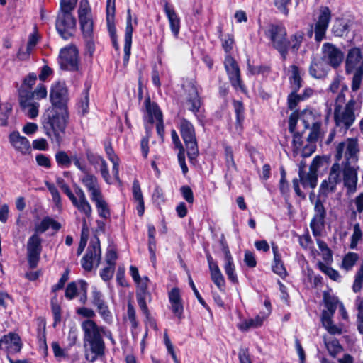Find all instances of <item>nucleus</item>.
Instances as JSON below:
<instances>
[{
    "mask_svg": "<svg viewBox=\"0 0 363 363\" xmlns=\"http://www.w3.org/2000/svg\"><path fill=\"white\" fill-rule=\"evenodd\" d=\"M50 99L52 106L45 113L43 128L45 135L51 142L60 146L69 119L67 104L69 96L64 82L52 84L50 88Z\"/></svg>",
    "mask_w": 363,
    "mask_h": 363,
    "instance_id": "obj_1",
    "label": "nucleus"
},
{
    "mask_svg": "<svg viewBox=\"0 0 363 363\" xmlns=\"http://www.w3.org/2000/svg\"><path fill=\"white\" fill-rule=\"evenodd\" d=\"M342 169L339 162H335L330 170L327 179L322 182L320 187V194L326 196L335 191L336 186L342 181L347 189V194H354L357 191L358 182L357 171L348 164H343Z\"/></svg>",
    "mask_w": 363,
    "mask_h": 363,
    "instance_id": "obj_2",
    "label": "nucleus"
},
{
    "mask_svg": "<svg viewBox=\"0 0 363 363\" xmlns=\"http://www.w3.org/2000/svg\"><path fill=\"white\" fill-rule=\"evenodd\" d=\"M81 328L84 333V347L89 346L91 354L86 353V359L94 362L98 357L104 355L105 343L103 340V334L105 328L99 326L94 320H84L81 323Z\"/></svg>",
    "mask_w": 363,
    "mask_h": 363,
    "instance_id": "obj_3",
    "label": "nucleus"
},
{
    "mask_svg": "<svg viewBox=\"0 0 363 363\" xmlns=\"http://www.w3.org/2000/svg\"><path fill=\"white\" fill-rule=\"evenodd\" d=\"M346 86L342 85L341 92L338 94L335 99L334 109V119L337 126L342 128H349L355 121L354 110L357 108V101L352 98L345 102L344 90H347Z\"/></svg>",
    "mask_w": 363,
    "mask_h": 363,
    "instance_id": "obj_4",
    "label": "nucleus"
},
{
    "mask_svg": "<svg viewBox=\"0 0 363 363\" xmlns=\"http://www.w3.org/2000/svg\"><path fill=\"white\" fill-rule=\"evenodd\" d=\"M78 17L80 29L86 42L87 51L90 55H92L95 50L94 22L91 8L86 0H82L80 1L78 9Z\"/></svg>",
    "mask_w": 363,
    "mask_h": 363,
    "instance_id": "obj_5",
    "label": "nucleus"
},
{
    "mask_svg": "<svg viewBox=\"0 0 363 363\" xmlns=\"http://www.w3.org/2000/svg\"><path fill=\"white\" fill-rule=\"evenodd\" d=\"M347 74H353L352 89H359L363 78V52L359 48H351L347 55L345 61Z\"/></svg>",
    "mask_w": 363,
    "mask_h": 363,
    "instance_id": "obj_6",
    "label": "nucleus"
},
{
    "mask_svg": "<svg viewBox=\"0 0 363 363\" xmlns=\"http://www.w3.org/2000/svg\"><path fill=\"white\" fill-rule=\"evenodd\" d=\"M298 121L304 129L310 128L308 136V141L310 143L316 142L323 135L321 128L322 118L320 115L310 110H304L298 116Z\"/></svg>",
    "mask_w": 363,
    "mask_h": 363,
    "instance_id": "obj_7",
    "label": "nucleus"
},
{
    "mask_svg": "<svg viewBox=\"0 0 363 363\" xmlns=\"http://www.w3.org/2000/svg\"><path fill=\"white\" fill-rule=\"evenodd\" d=\"M342 303L335 297H329L325 298V306L327 311H323L321 316V321L325 330L332 335H340L342 333V329L335 325L332 320L335 310L340 307Z\"/></svg>",
    "mask_w": 363,
    "mask_h": 363,
    "instance_id": "obj_8",
    "label": "nucleus"
},
{
    "mask_svg": "<svg viewBox=\"0 0 363 363\" xmlns=\"http://www.w3.org/2000/svg\"><path fill=\"white\" fill-rule=\"evenodd\" d=\"M336 162H339L343 156L346 162L343 164H350L357 161V153L359 152L358 140L357 138H347L340 143L336 147Z\"/></svg>",
    "mask_w": 363,
    "mask_h": 363,
    "instance_id": "obj_9",
    "label": "nucleus"
},
{
    "mask_svg": "<svg viewBox=\"0 0 363 363\" xmlns=\"http://www.w3.org/2000/svg\"><path fill=\"white\" fill-rule=\"evenodd\" d=\"M56 29L65 40L71 38L76 29V20L71 12L60 11L56 20Z\"/></svg>",
    "mask_w": 363,
    "mask_h": 363,
    "instance_id": "obj_10",
    "label": "nucleus"
},
{
    "mask_svg": "<svg viewBox=\"0 0 363 363\" xmlns=\"http://www.w3.org/2000/svg\"><path fill=\"white\" fill-rule=\"evenodd\" d=\"M267 35L270 38L273 46L279 50L283 59H285L289 44L286 38V29L281 26L272 25L267 30Z\"/></svg>",
    "mask_w": 363,
    "mask_h": 363,
    "instance_id": "obj_11",
    "label": "nucleus"
},
{
    "mask_svg": "<svg viewBox=\"0 0 363 363\" xmlns=\"http://www.w3.org/2000/svg\"><path fill=\"white\" fill-rule=\"evenodd\" d=\"M224 66L232 86L237 91L245 92V86L240 77V70L235 59L227 55L224 60Z\"/></svg>",
    "mask_w": 363,
    "mask_h": 363,
    "instance_id": "obj_12",
    "label": "nucleus"
},
{
    "mask_svg": "<svg viewBox=\"0 0 363 363\" xmlns=\"http://www.w3.org/2000/svg\"><path fill=\"white\" fill-rule=\"evenodd\" d=\"M59 62L62 69L75 71L78 69V50L74 46H68L60 50Z\"/></svg>",
    "mask_w": 363,
    "mask_h": 363,
    "instance_id": "obj_13",
    "label": "nucleus"
},
{
    "mask_svg": "<svg viewBox=\"0 0 363 363\" xmlns=\"http://www.w3.org/2000/svg\"><path fill=\"white\" fill-rule=\"evenodd\" d=\"M101 248L99 240L91 241L86 254L82 260V265L86 271H91L92 268L98 267L101 260Z\"/></svg>",
    "mask_w": 363,
    "mask_h": 363,
    "instance_id": "obj_14",
    "label": "nucleus"
},
{
    "mask_svg": "<svg viewBox=\"0 0 363 363\" xmlns=\"http://www.w3.org/2000/svg\"><path fill=\"white\" fill-rule=\"evenodd\" d=\"M42 240L39 235L34 233L27 242L28 262L31 268L37 267L42 251Z\"/></svg>",
    "mask_w": 363,
    "mask_h": 363,
    "instance_id": "obj_15",
    "label": "nucleus"
},
{
    "mask_svg": "<svg viewBox=\"0 0 363 363\" xmlns=\"http://www.w3.org/2000/svg\"><path fill=\"white\" fill-rule=\"evenodd\" d=\"M320 159L315 157L310 165L309 172L305 173L303 167H300L298 175L303 188L311 187L313 189L317 184V171L320 167Z\"/></svg>",
    "mask_w": 363,
    "mask_h": 363,
    "instance_id": "obj_16",
    "label": "nucleus"
},
{
    "mask_svg": "<svg viewBox=\"0 0 363 363\" xmlns=\"http://www.w3.org/2000/svg\"><path fill=\"white\" fill-rule=\"evenodd\" d=\"M321 57L324 61L333 67H338L343 60L342 52L330 43H325L322 47Z\"/></svg>",
    "mask_w": 363,
    "mask_h": 363,
    "instance_id": "obj_17",
    "label": "nucleus"
},
{
    "mask_svg": "<svg viewBox=\"0 0 363 363\" xmlns=\"http://www.w3.org/2000/svg\"><path fill=\"white\" fill-rule=\"evenodd\" d=\"M331 18V13L328 7L320 9V15L315 24V39L320 42L325 38V33Z\"/></svg>",
    "mask_w": 363,
    "mask_h": 363,
    "instance_id": "obj_18",
    "label": "nucleus"
},
{
    "mask_svg": "<svg viewBox=\"0 0 363 363\" xmlns=\"http://www.w3.org/2000/svg\"><path fill=\"white\" fill-rule=\"evenodd\" d=\"M22 343L20 337L13 333H9L0 339V349L8 354H14L21 351Z\"/></svg>",
    "mask_w": 363,
    "mask_h": 363,
    "instance_id": "obj_19",
    "label": "nucleus"
},
{
    "mask_svg": "<svg viewBox=\"0 0 363 363\" xmlns=\"http://www.w3.org/2000/svg\"><path fill=\"white\" fill-rule=\"evenodd\" d=\"M79 180L86 189L91 199L102 194L98 179L94 174L87 172L80 177Z\"/></svg>",
    "mask_w": 363,
    "mask_h": 363,
    "instance_id": "obj_20",
    "label": "nucleus"
},
{
    "mask_svg": "<svg viewBox=\"0 0 363 363\" xmlns=\"http://www.w3.org/2000/svg\"><path fill=\"white\" fill-rule=\"evenodd\" d=\"M298 121V116L296 113H293L289 121V128L291 133H293L292 145L294 147V152L298 154L303 145L302 135L300 134L299 130L297 128V123Z\"/></svg>",
    "mask_w": 363,
    "mask_h": 363,
    "instance_id": "obj_21",
    "label": "nucleus"
},
{
    "mask_svg": "<svg viewBox=\"0 0 363 363\" xmlns=\"http://www.w3.org/2000/svg\"><path fill=\"white\" fill-rule=\"evenodd\" d=\"M20 106L24 113L30 118H35L38 115L39 104L35 102L30 95H24L22 92L19 96Z\"/></svg>",
    "mask_w": 363,
    "mask_h": 363,
    "instance_id": "obj_22",
    "label": "nucleus"
},
{
    "mask_svg": "<svg viewBox=\"0 0 363 363\" xmlns=\"http://www.w3.org/2000/svg\"><path fill=\"white\" fill-rule=\"evenodd\" d=\"M223 245V252L224 253V264L223 268L226 275L228 276V279L233 282H238V277L235 272V264L233 262V257L230 252V250L223 242H222Z\"/></svg>",
    "mask_w": 363,
    "mask_h": 363,
    "instance_id": "obj_23",
    "label": "nucleus"
},
{
    "mask_svg": "<svg viewBox=\"0 0 363 363\" xmlns=\"http://www.w3.org/2000/svg\"><path fill=\"white\" fill-rule=\"evenodd\" d=\"M327 65L322 58L313 59L309 69L310 74L316 79L323 78L328 72Z\"/></svg>",
    "mask_w": 363,
    "mask_h": 363,
    "instance_id": "obj_24",
    "label": "nucleus"
},
{
    "mask_svg": "<svg viewBox=\"0 0 363 363\" xmlns=\"http://www.w3.org/2000/svg\"><path fill=\"white\" fill-rule=\"evenodd\" d=\"M128 17L124 37V52H125V59L128 60L130 54V48L132 43V34H133V26H132V17L130 13V10L128 9Z\"/></svg>",
    "mask_w": 363,
    "mask_h": 363,
    "instance_id": "obj_25",
    "label": "nucleus"
},
{
    "mask_svg": "<svg viewBox=\"0 0 363 363\" xmlns=\"http://www.w3.org/2000/svg\"><path fill=\"white\" fill-rule=\"evenodd\" d=\"M164 12L169 20L170 29L173 35L177 37L179 33L180 29V19L173 8L168 4L164 6Z\"/></svg>",
    "mask_w": 363,
    "mask_h": 363,
    "instance_id": "obj_26",
    "label": "nucleus"
},
{
    "mask_svg": "<svg viewBox=\"0 0 363 363\" xmlns=\"http://www.w3.org/2000/svg\"><path fill=\"white\" fill-rule=\"evenodd\" d=\"M10 141L13 146L23 153H26L30 148L28 140L21 136L18 132H13L10 135Z\"/></svg>",
    "mask_w": 363,
    "mask_h": 363,
    "instance_id": "obj_27",
    "label": "nucleus"
},
{
    "mask_svg": "<svg viewBox=\"0 0 363 363\" xmlns=\"http://www.w3.org/2000/svg\"><path fill=\"white\" fill-rule=\"evenodd\" d=\"M186 91H188L187 102L189 109L192 111H197L200 107V99L198 94V91L195 85L189 83L186 86Z\"/></svg>",
    "mask_w": 363,
    "mask_h": 363,
    "instance_id": "obj_28",
    "label": "nucleus"
},
{
    "mask_svg": "<svg viewBox=\"0 0 363 363\" xmlns=\"http://www.w3.org/2000/svg\"><path fill=\"white\" fill-rule=\"evenodd\" d=\"M115 13V0H107L106 21L107 26L111 38H115L116 29L113 23Z\"/></svg>",
    "mask_w": 363,
    "mask_h": 363,
    "instance_id": "obj_29",
    "label": "nucleus"
},
{
    "mask_svg": "<svg viewBox=\"0 0 363 363\" xmlns=\"http://www.w3.org/2000/svg\"><path fill=\"white\" fill-rule=\"evenodd\" d=\"M73 206L77 208V210L85 215L87 218H89L92 213V208L86 198L77 199V197L73 194L69 198Z\"/></svg>",
    "mask_w": 363,
    "mask_h": 363,
    "instance_id": "obj_30",
    "label": "nucleus"
},
{
    "mask_svg": "<svg viewBox=\"0 0 363 363\" xmlns=\"http://www.w3.org/2000/svg\"><path fill=\"white\" fill-rule=\"evenodd\" d=\"M182 138L187 149L188 157L189 160H192L199 153L195 133L182 136Z\"/></svg>",
    "mask_w": 363,
    "mask_h": 363,
    "instance_id": "obj_31",
    "label": "nucleus"
},
{
    "mask_svg": "<svg viewBox=\"0 0 363 363\" xmlns=\"http://www.w3.org/2000/svg\"><path fill=\"white\" fill-rule=\"evenodd\" d=\"M272 250L274 253V261L272 265V270L281 277H284L286 276L287 272L282 261L281 260V256L278 252V247L272 245Z\"/></svg>",
    "mask_w": 363,
    "mask_h": 363,
    "instance_id": "obj_32",
    "label": "nucleus"
},
{
    "mask_svg": "<svg viewBox=\"0 0 363 363\" xmlns=\"http://www.w3.org/2000/svg\"><path fill=\"white\" fill-rule=\"evenodd\" d=\"M145 105L146 113L150 123H154L155 120L160 119L162 117V112L157 105L151 102L150 98L145 100Z\"/></svg>",
    "mask_w": 363,
    "mask_h": 363,
    "instance_id": "obj_33",
    "label": "nucleus"
},
{
    "mask_svg": "<svg viewBox=\"0 0 363 363\" xmlns=\"http://www.w3.org/2000/svg\"><path fill=\"white\" fill-rule=\"evenodd\" d=\"M91 200L95 203L98 213L101 217L104 218H108L110 217V211L102 194L96 196Z\"/></svg>",
    "mask_w": 363,
    "mask_h": 363,
    "instance_id": "obj_34",
    "label": "nucleus"
},
{
    "mask_svg": "<svg viewBox=\"0 0 363 363\" xmlns=\"http://www.w3.org/2000/svg\"><path fill=\"white\" fill-rule=\"evenodd\" d=\"M61 225L59 223L54 220L50 217L44 218L42 221L35 225V233L38 235L45 232L49 228H52L54 230H59Z\"/></svg>",
    "mask_w": 363,
    "mask_h": 363,
    "instance_id": "obj_35",
    "label": "nucleus"
},
{
    "mask_svg": "<svg viewBox=\"0 0 363 363\" xmlns=\"http://www.w3.org/2000/svg\"><path fill=\"white\" fill-rule=\"evenodd\" d=\"M133 194L135 201L138 203L137 211L140 216L144 213V201L139 182L135 180L133 184Z\"/></svg>",
    "mask_w": 363,
    "mask_h": 363,
    "instance_id": "obj_36",
    "label": "nucleus"
},
{
    "mask_svg": "<svg viewBox=\"0 0 363 363\" xmlns=\"http://www.w3.org/2000/svg\"><path fill=\"white\" fill-rule=\"evenodd\" d=\"M350 23L341 19H336L333 26V33L335 36L342 37L348 33Z\"/></svg>",
    "mask_w": 363,
    "mask_h": 363,
    "instance_id": "obj_37",
    "label": "nucleus"
},
{
    "mask_svg": "<svg viewBox=\"0 0 363 363\" xmlns=\"http://www.w3.org/2000/svg\"><path fill=\"white\" fill-rule=\"evenodd\" d=\"M209 270L213 282L216 285L220 291H224L225 281L219 267L213 266V268L209 269Z\"/></svg>",
    "mask_w": 363,
    "mask_h": 363,
    "instance_id": "obj_38",
    "label": "nucleus"
},
{
    "mask_svg": "<svg viewBox=\"0 0 363 363\" xmlns=\"http://www.w3.org/2000/svg\"><path fill=\"white\" fill-rule=\"evenodd\" d=\"M266 317L257 315L255 318L244 320L238 325V328L241 330H247L250 328H255L261 326L263 324Z\"/></svg>",
    "mask_w": 363,
    "mask_h": 363,
    "instance_id": "obj_39",
    "label": "nucleus"
},
{
    "mask_svg": "<svg viewBox=\"0 0 363 363\" xmlns=\"http://www.w3.org/2000/svg\"><path fill=\"white\" fill-rule=\"evenodd\" d=\"M138 306L141 309L143 313L146 316L145 325L146 327H150L154 330H157V327L155 320L150 317L148 308L146 304V301H144L143 298L142 296H139L138 298Z\"/></svg>",
    "mask_w": 363,
    "mask_h": 363,
    "instance_id": "obj_40",
    "label": "nucleus"
},
{
    "mask_svg": "<svg viewBox=\"0 0 363 363\" xmlns=\"http://www.w3.org/2000/svg\"><path fill=\"white\" fill-rule=\"evenodd\" d=\"M359 259V255L354 252H349L342 259L340 267L345 271H350L355 265Z\"/></svg>",
    "mask_w": 363,
    "mask_h": 363,
    "instance_id": "obj_41",
    "label": "nucleus"
},
{
    "mask_svg": "<svg viewBox=\"0 0 363 363\" xmlns=\"http://www.w3.org/2000/svg\"><path fill=\"white\" fill-rule=\"evenodd\" d=\"M310 225L313 235L319 236L324 228V218L321 217V216H314Z\"/></svg>",
    "mask_w": 363,
    "mask_h": 363,
    "instance_id": "obj_42",
    "label": "nucleus"
},
{
    "mask_svg": "<svg viewBox=\"0 0 363 363\" xmlns=\"http://www.w3.org/2000/svg\"><path fill=\"white\" fill-rule=\"evenodd\" d=\"M318 268L321 272L328 276L332 280L335 281H341V276L340 273L332 267L320 262L318 263Z\"/></svg>",
    "mask_w": 363,
    "mask_h": 363,
    "instance_id": "obj_43",
    "label": "nucleus"
},
{
    "mask_svg": "<svg viewBox=\"0 0 363 363\" xmlns=\"http://www.w3.org/2000/svg\"><path fill=\"white\" fill-rule=\"evenodd\" d=\"M45 186L48 188V191H50V193L52 196V201L55 203V206L58 209H61L62 208L61 196L60 195V193H59L57 189L53 184H51L48 182H45Z\"/></svg>",
    "mask_w": 363,
    "mask_h": 363,
    "instance_id": "obj_44",
    "label": "nucleus"
},
{
    "mask_svg": "<svg viewBox=\"0 0 363 363\" xmlns=\"http://www.w3.org/2000/svg\"><path fill=\"white\" fill-rule=\"evenodd\" d=\"M97 311L101 318L107 323L112 322L113 316L106 302L96 307Z\"/></svg>",
    "mask_w": 363,
    "mask_h": 363,
    "instance_id": "obj_45",
    "label": "nucleus"
},
{
    "mask_svg": "<svg viewBox=\"0 0 363 363\" xmlns=\"http://www.w3.org/2000/svg\"><path fill=\"white\" fill-rule=\"evenodd\" d=\"M363 284V263L361 264L360 267L357 270L355 277L354 283L352 285V290L354 292H359L362 287Z\"/></svg>",
    "mask_w": 363,
    "mask_h": 363,
    "instance_id": "obj_46",
    "label": "nucleus"
},
{
    "mask_svg": "<svg viewBox=\"0 0 363 363\" xmlns=\"http://www.w3.org/2000/svg\"><path fill=\"white\" fill-rule=\"evenodd\" d=\"M149 281V279L147 277L141 278V283H136L138 284V289L137 291V301L138 302L139 296H142L143 298L144 301H145L148 294L147 292V283Z\"/></svg>",
    "mask_w": 363,
    "mask_h": 363,
    "instance_id": "obj_47",
    "label": "nucleus"
},
{
    "mask_svg": "<svg viewBox=\"0 0 363 363\" xmlns=\"http://www.w3.org/2000/svg\"><path fill=\"white\" fill-rule=\"evenodd\" d=\"M55 160L59 165L65 167H69L72 163V156L69 157L64 151L57 152L55 155Z\"/></svg>",
    "mask_w": 363,
    "mask_h": 363,
    "instance_id": "obj_48",
    "label": "nucleus"
},
{
    "mask_svg": "<svg viewBox=\"0 0 363 363\" xmlns=\"http://www.w3.org/2000/svg\"><path fill=\"white\" fill-rule=\"evenodd\" d=\"M12 106L9 103L0 104V125H5L6 124L7 118L11 113Z\"/></svg>",
    "mask_w": 363,
    "mask_h": 363,
    "instance_id": "obj_49",
    "label": "nucleus"
},
{
    "mask_svg": "<svg viewBox=\"0 0 363 363\" xmlns=\"http://www.w3.org/2000/svg\"><path fill=\"white\" fill-rule=\"evenodd\" d=\"M52 312L54 316V324H57L61 320V308L57 303L56 296H54L51 300Z\"/></svg>",
    "mask_w": 363,
    "mask_h": 363,
    "instance_id": "obj_50",
    "label": "nucleus"
},
{
    "mask_svg": "<svg viewBox=\"0 0 363 363\" xmlns=\"http://www.w3.org/2000/svg\"><path fill=\"white\" fill-rule=\"evenodd\" d=\"M47 89L43 84H39L35 91L32 93H26L25 95H30L31 99H45L47 96Z\"/></svg>",
    "mask_w": 363,
    "mask_h": 363,
    "instance_id": "obj_51",
    "label": "nucleus"
},
{
    "mask_svg": "<svg viewBox=\"0 0 363 363\" xmlns=\"http://www.w3.org/2000/svg\"><path fill=\"white\" fill-rule=\"evenodd\" d=\"M79 112L82 115H85L88 113L89 110V94L88 90H85L79 102Z\"/></svg>",
    "mask_w": 363,
    "mask_h": 363,
    "instance_id": "obj_52",
    "label": "nucleus"
},
{
    "mask_svg": "<svg viewBox=\"0 0 363 363\" xmlns=\"http://www.w3.org/2000/svg\"><path fill=\"white\" fill-rule=\"evenodd\" d=\"M303 32H297L291 37V48L294 51L296 52L298 50L303 41Z\"/></svg>",
    "mask_w": 363,
    "mask_h": 363,
    "instance_id": "obj_53",
    "label": "nucleus"
},
{
    "mask_svg": "<svg viewBox=\"0 0 363 363\" xmlns=\"http://www.w3.org/2000/svg\"><path fill=\"white\" fill-rule=\"evenodd\" d=\"M362 231L360 229L359 224L356 223L354 225L353 233H352V235L351 238V244H350L351 248L354 249L356 247L358 242L362 238Z\"/></svg>",
    "mask_w": 363,
    "mask_h": 363,
    "instance_id": "obj_54",
    "label": "nucleus"
},
{
    "mask_svg": "<svg viewBox=\"0 0 363 363\" xmlns=\"http://www.w3.org/2000/svg\"><path fill=\"white\" fill-rule=\"evenodd\" d=\"M180 132L182 137L195 133L193 125L185 119H182L180 122Z\"/></svg>",
    "mask_w": 363,
    "mask_h": 363,
    "instance_id": "obj_55",
    "label": "nucleus"
},
{
    "mask_svg": "<svg viewBox=\"0 0 363 363\" xmlns=\"http://www.w3.org/2000/svg\"><path fill=\"white\" fill-rule=\"evenodd\" d=\"M247 69L249 72L251 74L255 75L259 74H265L268 73L269 71V67L266 65H258V66H254L250 65V62L248 61L247 63Z\"/></svg>",
    "mask_w": 363,
    "mask_h": 363,
    "instance_id": "obj_56",
    "label": "nucleus"
},
{
    "mask_svg": "<svg viewBox=\"0 0 363 363\" xmlns=\"http://www.w3.org/2000/svg\"><path fill=\"white\" fill-rule=\"evenodd\" d=\"M76 313L77 315L86 318V320H92L96 316L95 311L90 308L86 307H79L77 308Z\"/></svg>",
    "mask_w": 363,
    "mask_h": 363,
    "instance_id": "obj_57",
    "label": "nucleus"
},
{
    "mask_svg": "<svg viewBox=\"0 0 363 363\" xmlns=\"http://www.w3.org/2000/svg\"><path fill=\"white\" fill-rule=\"evenodd\" d=\"M72 162H73L75 167L79 169L83 174L88 172V168L84 160L79 157L77 155H72Z\"/></svg>",
    "mask_w": 363,
    "mask_h": 363,
    "instance_id": "obj_58",
    "label": "nucleus"
},
{
    "mask_svg": "<svg viewBox=\"0 0 363 363\" xmlns=\"http://www.w3.org/2000/svg\"><path fill=\"white\" fill-rule=\"evenodd\" d=\"M325 345L330 353L333 356L342 350V347L337 340L328 341L325 342Z\"/></svg>",
    "mask_w": 363,
    "mask_h": 363,
    "instance_id": "obj_59",
    "label": "nucleus"
},
{
    "mask_svg": "<svg viewBox=\"0 0 363 363\" xmlns=\"http://www.w3.org/2000/svg\"><path fill=\"white\" fill-rule=\"evenodd\" d=\"M317 244H318L319 249L322 252L323 259L326 261L331 259H332L331 251L328 247L327 244L325 242H323L319 239L317 240Z\"/></svg>",
    "mask_w": 363,
    "mask_h": 363,
    "instance_id": "obj_60",
    "label": "nucleus"
},
{
    "mask_svg": "<svg viewBox=\"0 0 363 363\" xmlns=\"http://www.w3.org/2000/svg\"><path fill=\"white\" fill-rule=\"evenodd\" d=\"M127 315L129 321L130 322L132 328H136L138 323L136 320L135 308L130 303H128V304Z\"/></svg>",
    "mask_w": 363,
    "mask_h": 363,
    "instance_id": "obj_61",
    "label": "nucleus"
},
{
    "mask_svg": "<svg viewBox=\"0 0 363 363\" xmlns=\"http://www.w3.org/2000/svg\"><path fill=\"white\" fill-rule=\"evenodd\" d=\"M115 266L112 264H107L100 272L101 279L104 281L111 279L113 275Z\"/></svg>",
    "mask_w": 363,
    "mask_h": 363,
    "instance_id": "obj_62",
    "label": "nucleus"
},
{
    "mask_svg": "<svg viewBox=\"0 0 363 363\" xmlns=\"http://www.w3.org/2000/svg\"><path fill=\"white\" fill-rule=\"evenodd\" d=\"M99 170H100L101 177H103L104 181L107 184H111L112 183L111 179V177L109 175V172H108V166H107V164H106L105 160H104L100 163V165H99Z\"/></svg>",
    "mask_w": 363,
    "mask_h": 363,
    "instance_id": "obj_63",
    "label": "nucleus"
},
{
    "mask_svg": "<svg viewBox=\"0 0 363 363\" xmlns=\"http://www.w3.org/2000/svg\"><path fill=\"white\" fill-rule=\"evenodd\" d=\"M105 301L103 298L102 294L96 288H94L91 292V303L95 307H97L98 306L101 305Z\"/></svg>",
    "mask_w": 363,
    "mask_h": 363,
    "instance_id": "obj_64",
    "label": "nucleus"
}]
</instances>
